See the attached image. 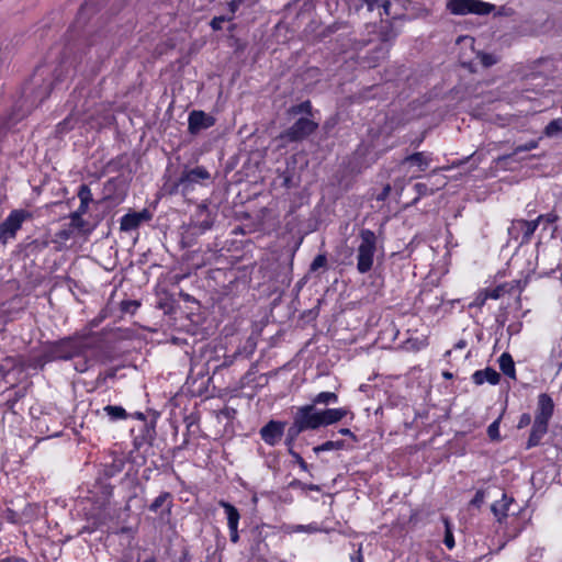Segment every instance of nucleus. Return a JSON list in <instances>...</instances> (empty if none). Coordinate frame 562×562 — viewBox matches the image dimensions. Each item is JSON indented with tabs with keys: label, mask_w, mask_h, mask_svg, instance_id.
I'll list each match as a JSON object with an SVG mask.
<instances>
[{
	"label": "nucleus",
	"mask_w": 562,
	"mask_h": 562,
	"mask_svg": "<svg viewBox=\"0 0 562 562\" xmlns=\"http://www.w3.org/2000/svg\"><path fill=\"white\" fill-rule=\"evenodd\" d=\"M95 350L88 338H68L54 344L49 349L53 360L77 359L75 370L86 372L97 362Z\"/></svg>",
	"instance_id": "f257e3e1"
},
{
	"label": "nucleus",
	"mask_w": 562,
	"mask_h": 562,
	"mask_svg": "<svg viewBox=\"0 0 562 562\" xmlns=\"http://www.w3.org/2000/svg\"><path fill=\"white\" fill-rule=\"evenodd\" d=\"M359 245L357 247V270L360 273L369 272L374 263L376 252V236L370 229H362L359 234Z\"/></svg>",
	"instance_id": "f03ea898"
},
{
	"label": "nucleus",
	"mask_w": 562,
	"mask_h": 562,
	"mask_svg": "<svg viewBox=\"0 0 562 562\" xmlns=\"http://www.w3.org/2000/svg\"><path fill=\"white\" fill-rule=\"evenodd\" d=\"M355 5L357 9L367 5L369 11L379 9L380 16L385 15L393 20L398 19L403 15L404 0H346Z\"/></svg>",
	"instance_id": "7ed1b4c3"
},
{
	"label": "nucleus",
	"mask_w": 562,
	"mask_h": 562,
	"mask_svg": "<svg viewBox=\"0 0 562 562\" xmlns=\"http://www.w3.org/2000/svg\"><path fill=\"white\" fill-rule=\"evenodd\" d=\"M447 9L457 15L470 13L484 15L491 13L494 5L482 0H449Z\"/></svg>",
	"instance_id": "20e7f679"
},
{
	"label": "nucleus",
	"mask_w": 562,
	"mask_h": 562,
	"mask_svg": "<svg viewBox=\"0 0 562 562\" xmlns=\"http://www.w3.org/2000/svg\"><path fill=\"white\" fill-rule=\"evenodd\" d=\"M31 217V213L25 210L11 211L8 217L0 224V241L5 244L9 239L14 238L22 224Z\"/></svg>",
	"instance_id": "39448f33"
},
{
	"label": "nucleus",
	"mask_w": 562,
	"mask_h": 562,
	"mask_svg": "<svg viewBox=\"0 0 562 562\" xmlns=\"http://www.w3.org/2000/svg\"><path fill=\"white\" fill-rule=\"evenodd\" d=\"M211 179V173L202 166H196L191 169H186L177 181V187L182 192H189L194 189L196 184H203Z\"/></svg>",
	"instance_id": "423d86ee"
},
{
	"label": "nucleus",
	"mask_w": 562,
	"mask_h": 562,
	"mask_svg": "<svg viewBox=\"0 0 562 562\" xmlns=\"http://www.w3.org/2000/svg\"><path fill=\"white\" fill-rule=\"evenodd\" d=\"M295 416L306 430H314L324 426L322 411L316 409L313 404L299 407Z\"/></svg>",
	"instance_id": "0eeeda50"
},
{
	"label": "nucleus",
	"mask_w": 562,
	"mask_h": 562,
	"mask_svg": "<svg viewBox=\"0 0 562 562\" xmlns=\"http://www.w3.org/2000/svg\"><path fill=\"white\" fill-rule=\"evenodd\" d=\"M317 128V124L310 119H299L289 130L281 135L289 142L301 140L311 135Z\"/></svg>",
	"instance_id": "6e6552de"
},
{
	"label": "nucleus",
	"mask_w": 562,
	"mask_h": 562,
	"mask_svg": "<svg viewBox=\"0 0 562 562\" xmlns=\"http://www.w3.org/2000/svg\"><path fill=\"white\" fill-rule=\"evenodd\" d=\"M513 506H517L515 499L506 493H502V498L492 504L491 510L496 520L502 524L510 514H515Z\"/></svg>",
	"instance_id": "1a4fd4ad"
},
{
	"label": "nucleus",
	"mask_w": 562,
	"mask_h": 562,
	"mask_svg": "<svg viewBox=\"0 0 562 562\" xmlns=\"http://www.w3.org/2000/svg\"><path fill=\"white\" fill-rule=\"evenodd\" d=\"M284 423L270 420L260 429L261 439L269 446H276L284 432Z\"/></svg>",
	"instance_id": "9d476101"
},
{
	"label": "nucleus",
	"mask_w": 562,
	"mask_h": 562,
	"mask_svg": "<svg viewBox=\"0 0 562 562\" xmlns=\"http://www.w3.org/2000/svg\"><path fill=\"white\" fill-rule=\"evenodd\" d=\"M214 123H215L214 117L206 114L203 111H192L189 114L188 124H189V131L192 134H196L202 130H206V128L213 126Z\"/></svg>",
	"instance_id": "9b49d317"
},
{
	"label": "nucleus",
	"mask_w": 562,
	"mask_h": 562,
	"mask_svg": "<svg viewBox=\"0 0 562 562\" xmlns=\"http://www.w3.org/2000/svg\"><path fill=\"white\" fill-rule=\"evenodd\" d=\"M49 72V69L45 66H40L36 68L35 74L33 75V83L38 85L40 81H42V85L40 86L38 91L36 92V99L42 102L44 99H46L50 91L54 89V82L50 80H46L45 76Z\"/></svg>",
	"instance_id": "f8f14e48"
},
{
	"label": "nucleus",
	"mask_w": 562,
	"mask_h": 562,
	"mask_svg": "<svg viewBox=\"0 0 562 562\" xmlns=\"http://www.w3.org/2000/svg\"><path fill=\"white\" fill-rule=\"evenodd\" d=\"M553 408L554 404L552 398L546 393L540 394L538 397V407L535 422H541L542 424L549 425V420L553 414Z\"/></svg>",
	"instance_id": "ddd939ff"
},
{
	"label": "nucleus",
	"mask_w": 562,
	"mask_h": 562,
	"mask_svg": "<svg viewBox=\"0 0 562 562\" xmlns=\"http://www.w3.org/2000/svg\"><path fill=\"white\" fill-rule=\"evenodd\" d=\"M538 221L517 220L513 222L509 233L519 232L521 234V243H528L538 227Z\"/></svg>",
	"instance_id": "4468645a"
},
{
	"label": "nucleus",
	"mask_w": 562,
	"mask_h": 562,
	"mask_svg": "<svg viewBox=\"0 0 562 562\" xmlns=\"http://www.w3.org/2000/svg\"><path fill=\"white\" fill-rule=\"evenodd\" d=\"M432 158L431 154L425 151L414 153L402 160V165H409L416 167L418 171H425L430 165Z\"/></svg>",
	"instance_id": "2eb2a0df"
},
{
	"label": "nucleus",
	"mask_w": 562,
	"mask_h": 562,
	"mask_svg": "<svg viewBox=\"0 0 562 562\" xmlns=\"http://www.w3.org/2000/svg\"><path fill=\"white\" fill-rule=\"evenodd\" d=\"M501 375L497 371L492 368H485L483 370H477L472 374V381L476 385H482L484 383H488L491 385H496L499 382Z\"/></svg>",
	"instance_id": "dca6fc26"
},
{
	"label": "nucleus",
	"mask_w": 562,
	"mask_h": 562,
	"mask_svg": "<svg viewBox=\"0 0 562 562\" xmlns=\"http://www.w3.org/2000/svg\"><path fill=\"white\" fill-rule=\"evenodd\" d=\"M419 301L431 312H436L442 303L441 297L432 290H423L419 295Z\"/></svg>",
	"instance_id": "f3484780"
},
{
	"label": "nucleus",
	"mask_w": 562,
	"mask_h": 562,
	"mask_svg": "<svg viewBox=\"0 0 562 562\" xmlns=\"http://www.w3.org/2000/svg\"><path fill=\"white\" fill-rule=\"evenodd\" d=\"M348 413L349 411L345 407L323 409V424L324 426L333 425L341 420L345 416H347Z\"/></svg>",
	"instance_id": "a211bd4d"
},
{
	"label": "nucleus",
	"mask_w": 562,
	"mask_h": 562,
	"mask_svg": "<svg viewBox=\"0 0 562 562\" xmlns=\"http://www.w3.org/2000/svg\"><path fill=\"white\" fill-rule=\"evenodd\" d=\"M548 431V425L542 424L541 422H533L531 432L527 442V448L530 449L532 447H536L540 443L542 437Z\"/></svg>",
	"instance_id": "6ab92c4d"
},
{
	"label": "nucleus",
	"mask_w": 562,
	"mask_h": 562,
	"mask_svg": "<svg viewBox=\"0 0 562 562\" xmlns=\"http://www.w3.org/2000/svg\"><path fill=\"white\" fill-rule=\"evenodd\" d=\"M220 506L224 509L227 518V526L231 527H238L240 515L235 506H233L231 503L221 501Z\"/></svg>",
	"instance_id": "aec40b11"
},
{
	"label": "nucleus",
	"mask_w": 562,
	"mask_h": 562,
	"mask_svg": "<svg viewBox=\"0 0 562 562\" xmlns=\"http://www.w3.org/2000/svg\"><path fill=\"white\" fill-rule=\"evenodd\" d=\"M498 363H499V369L502 370V372L505 375H507L512 379H516L515 363L509 353H507V352L502 353L498 359Z\"/></svg>",
	"instance_id": "412c9836"
},
{
	"label": "nucleus",
	"mask_w": 562,
	"mask_h": 562,
	"mask_svg": "<svg viewBox=\"0 0 562 562\" xmlns=\"http://www.w3.org/2000/svg\"><path fill=\"white\" fill-rule=\"evenodd\" d=\"M434 184L436 186L435 188L429 187L427 183H422V182L416 183L414 186V189H415L416 193L418 194L417 199L435 193L437 190H439L440 188L446 186V181L443 178H441L440 180L436 181Z\"/></svg>",
	"instance_id": "4be33fe9"
},
{
	"label": "nucleus",
	"mask_w": 562,
	"mask_h": 562,
	"mask_svg": "<svg viewBox=\"0 0 562 562\" xmlns=\"http://www.w3.org/2000/svg\"><path fill=\"white\" fill-rule=\"evenodd\" d=\"M142 222V215L138 213L126 214L121 218V229L132 231L138 227Z\"/></svg>",
	"instance_id": "5701e85b"
},
{
	"label": "nucleus",
	"mask_w": 562,
	"mask_h": 562,
	"mask_svg": "<svg viewBox=\"0 0 562 562\" xmlns=\"http://www.w3.org/2000/svg\"><path fill=\"white\" fill-rule=\"evenodd\" d=\"M103 412L112 422L123 420L127 417L126 411L117 405H106L103 407Z\"/></svg>",
	"instance_id": "b1692460"
},
{
	"label": "nucleus",
	"mask_w": 562,
	"mask_h": 562,
	"mask_svg": "<svg viewBox=\"0 0 562 562\" xmlns=\"http://www.w3.org/2000/svg\"><path fill=\"white\" fill-rule=\"evenodd\" d=\"M337 402H338V396L334 392H321L312 400V404L314 406L318 405V404H324V405L336 404Z\"/></svg>",
	"instance_id": "393cba45"
},
{
	"label": "nucleus",
	"mask_w": 562,
	"mask_h": 562,
	"mask_svg": "<svg viewBox=\"0 0 562 562\" xmlns=\"http://www.w3.org/2000/svg\"><path fill=\"white\" fill-rule=\"evenodd\" d=\"M544 135L548 137H555L562 135V116L552 120L544 128Z\"/></svg>",
	"instance_id": "a878e982"
},
{
	"label": "nucleus",
	"mask_w": 562,
	"mask_h": 562,
	"mask_svg": "<svg viewBox=\"0 0 562 562\" xmlns=\"http://www.w3.org/2000/svg\"><path fill=\"white\" fill-rule=\"evenodd\" d=\"M288 529L289 532L316 533L321 531V528L317 522H311L308 525H292Z\"/></svg>",
	"instance_id": "bb28decb"
},
{
	"label": "nucleus",
	"mask_w": 562,
	"mask_h": 562,
	"mask_svg": "<svg viewBox=\"0 0 562 562\" xmlns=\"http://www.w3.org/2000/svg\"><path fill=\"white\" fill-rule=\"evenodd\" d=\"M538 146H539L538 140H529L522 145L516 146L510 155L503 156L501 159H507V158H509L512 156H516L522 151H529V150L536 149Z\"/></svg>",
	"instance_id": "cd10ccee"
},
{
	"label": "nucleus",
	"mask_w": 562,
	"mask_h": 562,
	"mask_svg": "<svg viewBox=\"0 0 562 562\" xmlns=\"http://www.w3.org/2000/svg\"><path fill=\"white\" fill-rule=\"evenodd\" d=\"M83 215H79L77 213H71L69 218L70 223L69 226L74 231H83L85 226L87 225V222L82 218Z\"/></svg>",
	"instance_id": "c85d7f7f"
},
{
	"label": "nucleus",
	"mask_w": 562,
	"mask_h": 562,
	"mask_svg": "<svg viewBox=\"0 0 562 562\" xmlns=\"http://www.w3.org/2000/svg\"><path fill=\"white\" fill-rule=\"evenodd\" d=\"M305 427L301 424V422L294 416V422L292 426L288 430V436L290 441L295 439L301 432L305 431Z\"/></svg>",
	"instance_id": "c756f323"
},
{
	"label": "nucleus",
	"mask_w": 562,
	"mask_h": 562,
	"mask_svg": "<svg viewBox=\"0 0 562 562\" xmlns=\"http://www.w3.org/2000/svg\"><path fill=\"white\" fill-rule=\"evenodd\" d=\"M171 498V494L169 492H162L158 495L149 506L151 512H157L168 499Z\"/></svg>",
	"instance_id": "7c9ffc66"
},
{
	"label": "nucleus",
	"mask_w": 562,
	"mask_h": 562,
	"mask_svg": "<svg viewBox=\"0 0 562 562\" xmlns=\"http://www.w3.org/2000/svg\"><path fill=\"white\" fill-rule=\"evenodd\" d=\"M445 526H446V531H445L443 543L449 550H452L456 546V542H454V537H453L450 524L447 519L445 520Z\"/></svg>",
	"instance_id": "2f4dec72"
},
{
	"label": "nucleus",
	"mask_w": 562,
	"mask_h": 562,
	"mask_svg": "<svg viewBox=\"0 0 562 562\" xmlns=\"http://www.w3.org/2000/svg\"><path fill=\"white\" fill-rule=\"evenodd\" d=\"M477 58L480 59V63L485 67H491L498 60L495 55L488 53H479Z\"/></svg>",
	"instance_id": "473e14b6"
},
{
	"label": "nucleus",
	"mask_w": 562,
	"mask_h": 562,
	"mask_svg": "<svg viewBox=\"0 0 562 562\" xmlns=\"http://www.w3.org/2000/svg\"><path fill=\"white\" fill-rule=\"evenodd\" d=\"M78 198L80 202L90 203L92 200V193L90 188L87 184H82L79 187Z\"/></svg>",
	"instance_id": "72a5a7b5"
},
{
	"label": "nucleus",
	"mask_w": 562,
	"mask_h": 562,
	"mask_svg": "<svg viewBox=\"0 0 562 562\" xmlns=\"http://www.w3.org/2000/svg\"><path fill=\"white\" fill-rule=\"evenodd\" d=\"M341 447V442L339 441H326L322 443L321 446H317L314 448V451L316 453H319L322 451H330L335 449H339Z\"/></svg>",
	"instance_id": "f704fd0d"
},
{
	"label": "nucleus",
	"mask_w": 562,
	"mask_h": 562,
	"mask_svg": "<svg viewBox=\"0 0 562 562\" xmlns=\"http://www.w3.org/2000/svg\"><path fill=\"white\" fill-rule=\"evenodd\" d=\"M75 231L68 226L67 228L60 229L55 234V240L57 241H66L74 236Z\"/></svg>",
	"instance_id": "c9c22d12"
},
{
	"label": "nucleus",
	"mask_w": 562,
	"mask_h": 562,
	"mask_svg": "<svg viewBox=\"0 0 562 562\" xmlns=\"http://www.w3.org/2000/svg\"><path fill=\"white\" fill-rule=\"evenodd\" d=\"M487 435L492 440H498L501 438L499 435V420H494L488 427H487Z\"/></svg>",
	"instance_id": "e433bc0d"
},
{
	"label": "nucleus",
	"mask_w": 562,
	"mask_h": 562,
	"mask_svg": "<svg viewBox=\"0 0 562 562\" xmlns=\"http://www.w3.org/2000/svg\"><path fill=\"white\" fill-rule=\"evenodd\" d=\"M327 263V258L325 255H317L311 263L310 270L317 271L319 268L325 267Z\"/></svg>",
	"instance_id": "4c0bfd02"
},
{
	"label": "nucleus",
	"mask_w": 562,
	"mask_h": 562,
	"mask_svg": "<svg viewBox=\"0 0 562 562\" xmlns=\"http://www.w3.org/2000/svg\"><path fill=\"white\" fill-rule=\"evenodd\" d=\"M485 494L486 493L484 490L476 491L474 497L471 501V505H473L475 507H480L485 501V496H486Z\"/></svg>",
	"instance_id": "58836bf2"
},
{
	"label": "nucleus",
	"mask_w": 562,
	"mask_h": 562,
	"mask_svg": "<svg viewBox=\"0 0 562 562\" xmlns=\"http://www.w3.org/2000/svg\"><path fill=\"white\" fill-rule=\"evenodd\" d=\"M124 462L123 460L114 461V463L106 470V475L113 476L116 473L121 472L123 469Z\"/></svg>",
	"instance_id": "ea45409f"
},
{
	"label": "nucleus",
	"mask_w": 562,
	"mask_h": 562,
	"mask_svg": "<svg viewBox=\"0 0 562 562\" xmlns=\"http://www.w3.org/2000/svg\"><path fill=\"white\" fill-rule=\"evenodd\" d=\"M559 218V216L555 214V213H548V214H542V215H539L536 221H538V224L542 221H544L546 223L548 224H552L554 222H557Z\"/></svg>",
	"instance_id": "a19ab883"
},
{
	"label": "nucleus",
	"mask_w": 562,
	"mask_h": 562,
	"mask_svg": "<svg viewBox=\"0 0 562 562\" xmlns=\"http://www.w3.org/2000/svg\"><path fill=\"white\" fill-rule=\"evenodd\" d=\"M232 18H225V16H215L211 21V26L214 31H218L222 29V25L225 21L231 20Z\"/></svg>",
	"instance_id": "79ce46f5"
},
{
	"label": "nucleus",
	"mask_w": 562,
	"mask_h": 562,
	"mask_svg": "<svg viewBox=\"0 0 562 562\" xmlns=\"http://www.w3.org/2000/svg\"><path fill=\"white\" fill-rule=\"evenodd\" d=\"M75 126L74 117L72 115L66 117L61 123L58 124V127L60 130H71Z\"/></svg>",
	"instance_id": "37998d69"
},
{
	"label": "nucleus",
	"mask_w": 562,
	"mask_h": 562,
	"mask_svg": "<svg viewBox=\"0 0 562 562\" xmlns=\"http://www.w3.org/2000/svg\"><path fill=\"white\" fill-rule=\"evenodd\" d=\"M311 108H312L311 102L305 101V102H302L301 104H299L297 106L293 108V112L294 113L310 112Z\"/></svg>",
	"instance_id": "c03bdc74"
},
{
	"label": "nucleus",
	"mask_w": 562,
	"mask_h": 562,
	"mask_svg": "<svg viewBox=\"0 0 562 562\" xmlns=\"http://www.w3.org/2000/svg\"><path fill=\"white\" fill-rule=\"evenodd\" d=\"M531 422V417L529 414H522L518 422V428L527 427Z\"/></svg>",
	"instance_id": "a18cd8bd"
},
{
	"label": "nucleus",
	"mask_w": 562,
	"mask_h": 562,
	"mask_svg": "<svg viewBox=\"0 0 562 562\" xmlns=\"http://www.w3.org/2000/svg\"><path fill=\"white\" fill-rule=\"evenodd\" d=\"M229 529V538H231V541L236 543L239 539V536H238V527H231L228 528Z\"/></svg>",
	"instance_id": "49530a36"
},
{
	"label": "nucleus",
	"mask_w": 562,
	"mask_h": 562,
	"mask_svg": "<svg viewBox=\"0 0 562 562\" xmlns=\"http://www.w3.org/2000/svg\"><path fill=\"white\" fill-rule=\"evenodd\" d=\"M501 296V289H494L485 294V299L497 300Z\"/></svg>",
	"instance_id": "de8ad7c7"
},
{
	"label": "nucleus",
	"mask_w": 562,
	"mask_h": 562,
	"mask_svg": "<svg viewBox=\"0 0 562 562\" xmlns=\"http://www.w3.org/2000/svg\"><path fill=\"white\" fill-rule=\"evenodd\" d=\"M291 453H292V454L294 456V458L296 459V461H297V463H299L300 468H301L302 470L306 471V470H307V463L303 460V458H302L300 454L294 453V452H292V451H291Z\"/></svg>",
	"instance_id": "09e8293b"
},
{
	"label": "nucleus",
	"mask_w": 562,
	"mask_h": 562,
	"mask_svg": "<svg viewBox=\"0 0 562 562\" xmlns=\"http://www.w3.org/2000/svg\"><path fill=\"white\" fill-rule=\"evenodd\" d=\"M89 203L80 202L79 207L75 211V213L79 215H85L88 212Z\"/></svg>",
	"instance_id": "8fccbe9b"
},
{
	"label": "nucleus",
	"mask_w": 562,
	"mask_h": 562,
	"mask_svg": "<svg viewBox=\"0 0 562 562\" xmlns=\"http://www.w3.org/2000/svg\"><path fill=\"white\" fill-rule=\"evenodd\" d=\"M241 1L243 0H233V1L229 2V4H228L229 5V11L233 14L236 12V10L238 9V7H239Z\"/></svg>",
	"instance_id": "3c124183"
},
{
	"label": "nucleus",
	"mask_w": 562,
	"mask_h": 562,
	"mask_svg": "<svg viewBox=\"0 0 562 562\" xmlns=\"http://www.w3.org/2000/svg\"><path fill=\"white\" fill-rule=\"evenodd\" d=\"M55 71H58V74L55 76L54 80H52L54 82V86L57 82L61 81L63 80V76H64V70L61 68L60 69L55 68Z\"/></svg>",
	"instance_id": "603ef678"
},
{
	"label": "nucleus",
	"mask_w": 562,
	"mask_h": 562,
	"mask_svg": "<svg viewBox=\"0 0 562 562\" xmlns=\"http://www.w3.org/2000/svg\"><path fill=\"white\" fill-rule=\"evenodd\" d=\"M339 432H340L341 435H344V436H351V435H352V434H351V431H350V429H348V428H341V429L339 430Z\"/></svg>",
	"instance_id": "864d4df0"
},
{
	"label": "nucleus",
	"mask_w": 562,
	"mask_h": 562,
	"mask_svg": "<svg viewBox=\"0 0 562 562\" xmlns=\"http://www.w3.org/2000/svg\"><path fill=\"white\" fill-rule=\"evenodd\" d=\"M357 562H363V557L361 554V550L360 549L358 550Z\"/></svg>",
	"instance_id": "5fc2aeb1"
},
{
	"label": "nucleus",
	"mask_w": 562,
	"mask_h": 562,
	"mask_svg": "<svg viewBox=\"0 0 562 562\" xmlns=\"http://www.w3.org/2000/svg\"><path fill=\"white\" fill-rule=\"evenodd\" d=\"M379 53L382 58L385 56V49L383 47L379 48Z\"/></svg>",
	"instance_id": "6e6d98bb"
},
{
	"label": "nucleus",
	"mask_w": 562,
	"mask_h": 562,
	"mask_svg": "<svg viewBox=\"0 0 562 562\" xmlns=\"http://www.w3.org/2000/svg\"><path fill=\"white\" fill-rule=\"evenodd\" d=\"M539 63H551L550 58H542L538 60Z\"/></svg>",
	"instance_id": "4d7b16f0"
},
{
	"label": "nucleus",
	"mask_w": 562,
	"mask_h": 562,
	"mask_svg": "<svg viewBox=\"0 0 562 562\" xmlns=\"http://www.w3.org/2000/svg\"><path fill=\"white\" fill-rule=\"evenodd\" d=\"M557 367H558V373H559L562 369V361H558Z\"/></svg>",
	"instance_id": "13d9d810"
},
{
	"label": "nucleus",
	"mask_w": 562,
	"mask_h": 562,
	"mask_svg": "<svg viewBox=\"0 0 562 562\" xmlns=\"http://www.w3.org/2000/svg\"><path fill=\"white\" fill-rule=\"evenodd\" d=\"M144 562H157L154 557L146 559Z\"/></svg>",
	"instance_id": "bf43d9fd"
}]
</instances>
